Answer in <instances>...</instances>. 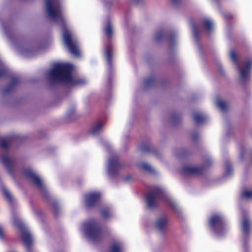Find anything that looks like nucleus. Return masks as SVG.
<instances>
[{
    "instance_id": "obj_27",
    "label": "nucleus",
    "mask_w": 252,
    "mask_h": 252,
    "mask_svg": "<svg viewBox=\"0 0 252 252\" xmlns=\"http://www.w3.org/2000/svg\"><path fill=\"white\" fill-rule=\"evenodd\" d=\"M7 70L5 65L0 59V77L3 76Z\"/></svg>"
},
{
    "instance_id": "obj_22",
    "label": "nucleus",
    "mask_w": 252,
    "mask_h": 252,
    "mask_svg": "<svg viewBox=\"0 0 252 252\" xmlns=\"http://www.w3.org/2000/svg\"><path fill=\"white\" fill-rule=\"evenodd\" d=\"M110 252H123V249L119 244L114 243L111 246Z\"/></svg>"
},
{
    "instance_id": "obj_9",
    "label": "nucleus",
    "mask_w": 252,
    "mask_h": 252,
    "mask_svg": "<svg viewBox=\"0 0 252 252\" xmlns=\"http://www.w3.org/2000/svg\"><path fill=\"white\" fill-rule=\"evenodd\" d=\"M123 166L117 157H110L107 161L106 168L108 175L113 177L117 174L119 169Z\"/></svg>"
},
{
    "instance_id": "obj_24",
    "label": "nucleus",
    "mask_w": 252,
    "mask_h": 252,
    "mask_svg": "<svg viewBox=\"0 0 252 252\" xmlns=\"http://www.w3.org/2000/svg\"><path fill=\"white\" fill-rule=\"evenodd\" d=\"M106 34L109 37H111L113 34V29L111 25L108 23L104 28Z\"/></svg>"
},
{
    "instance_id": "obj_17",
    "label": "nucleus",
    "mask_w": 252,
    "mask_h": 252,
    "mask_svg": "<svg viewBox=\"0 0 252 252\" xmlns=\"http://www.w3.org/2000/svg\"><path fill=\"white\" fill-rule=\"evenodd\" d=\"M203 25L208 32H210L214 27V22L209 18H205L203 20Z\"/></svg>"
},
{
    "instance_id": "obj_5",
    "label": "nucleus",
    "mask_w": 252,
    "mask_h": 252,
    "mask_svg": "<svg viewBox=\"0 0 252 252\" xmlns=\"http://www.w3.org/2000/svg\"><path fill=\"white\" fill-rule=\"evenodd\" d=\"M13 226L18 228L21 233V238L28 252H31V247L33 244L32 235L24 222L18 217H14L13 220Z\"/></svg>"
},
{
    "instance_id": "obj_32",
    "label": "nucleus",
    "mask_w": 252,
    "mask_h": 252,
    "mask_svg": "<svg viewBox=\"0 0 252 252\" xmlns=\"http://www.w3.org/2000/svg\"><path fill=\"white\" fill-rule=\"evenodd\" d=\"M0 239H4V235L3 232V230L2 227L0 226Z\"/></svg>"
},
{
    "instance_id": "obj_38",
    "label": "nucleus",
    "mask_w": 252,
    "mask_h": 252,
    "mask_svg": "<svg viewBox=\"0 0 252 252\" xmlns=\"http://www.w3.org/2000/svg\"><path fill=\"white\" fill-rule=\"evenodd\" d=\"M171 206L173 207V209H174V208L176 207V206H174V205H172Z\"/></svg>"
},
{
    "instance_id": "obj_23",
    "label": "nucleus",
    "mask_w": 252,
    "mask_h": 252,
    "mask_svg": "<svg viewBox=\"0 0 252 252\" xmlns=\"http://www.w3.org/2000/svg\"><path fill=\"white\" fill-rule=\"evenodd\" d=\"M216 103L217 106L222 110L224 111L227 108V104L225 102L218 98L216 100Z\"/></svg>"
},
{
    "instance_id": "obj_40",
    "label": "nucleus",
    "mask_w": 252,
    "mask_h": 252,
    "mask_svg": "<svg viewBox=\"0 0 252 252\" xmlns=\"http://www.w3.org/2000/svg\"><path fill=\"white\" fill-rule=\"evenodd\" d=\"M174 1H176V0H173Z\"/></svg>"
},
{
    "instance_id": "obj_28",
    "label": "nucleus",
    "mask_w": 252,
    "mask_h": 252,
    "mask_svg": "<svg viewBox=\"0 0 252 252\" xmlns=\"http://www.w3.org/2000/svg\"><path fill=\"white\" fill-rule=\"evenodd\" d=\"M245 155L249 157H250L251 158V161L252 162V153L250 154L249 152L244 150H242V151H241L240 157L241 159H243Z\"/></svg>"
},
{
    "instance_id": "obj_11",
    "label": "nucleus",
    "mask_w": 252,
    "mask_h": 252,
    "mask_svg": "<svg viewBox=\"0 0 252 252\" xmlns=\"http://www.w3.org/2000/svg\"><path fill=\"white\" fill-rule=\"evenodd\" d=\"M101 197L102 193L100 191L92 190L83 194V200L87 203H95L98 202Z\"/></svg>"
},
{
    "instance_id": "obj_13",
    "label": "nucleus",
    "mask_w": 252,
    "mask_h": 252,
    "mask_svg": "<svg viewBox=\"0 0 252 252\" xmlns=\"http://www.w3.org/2000/svg\"><path fill=\"white\" fill-rule=\"evenodd\" d=\"M250 230V224L248 216L246 212H244L242 221V231L244 237L247 238L248 236Z\"/></svg>"
},
{
    "instance_id": "obj_36",
    "label": "nucleus",
    "mask_w": 252,
    "mask_h": 252,
    "mask_svg": "<svg viewBox=\"0 0 252 252\" xmlns=\"http://www.w3.org/2000/svg\"><path fill=\"white\" fill-rule=\"evenodd\" d=\"M145 84H148L147 80H145Z\"/></svg>"
},
{
    "instance_id": "obj_16",
    "label": "nucleus",
    "mask_w": 252,
    "mask_h": 252,
    "mask_svg": "<svg viewBox=\"0 0 252 252\" xmlns=\"http://www.w3.org/2000/svg\"><path fill=\"white\" fill-rule=\"evenodd\" d=\"M113 49L110 45H106L104 47V54L109 63H110L112 58Z\"/></svg>"
},
{
    "instance_id": "obj_39",
    "label": "nucleus",
    "mask_w": 252,
    "mask_h": 252,
    "mask_svg": "<svg viewBox=\"0 0 252 252\" xmlns=\"http://www.w3.org/2000/svg\"><path fill=\"white\" fill-rule=\"evenodd\" d=\"M173 39L172 38H171V40L172 41Z\"/></svg>"
},
{
    "instance_id": "obj_20",
    "label": "nucleus",
    "mask_w": 252,
    "mask_h": 252,
    "mask_svg": "<svg viewBox=\"0 0 252 252\" xmlns=\"http://www.w3.org/2000/svg\"><path fill=\"white\" fill-rule=\"evenodd\" d=\"M241 196L248 199H252V189H246L241 193Z\"/></svg>"
},
{
    "instance_id": "obj_29",
    "label": "nucleus",
    "mask_w": 252,
    "mask_h": 252,
    "mask_svg": "<svg viewBox=\"0 0 252 252\" xmlns=\"http://www.w3.org/2000/svg\"><path fill=\"white\" fill-rule=\"evenodd\" d=\"M0 145L1 148L5 149L8 146V141L4 138H2L0 139Z\"/></svg>"
},
{
    "instance_id": "obj_35",
    "label": "nucleus",
    "mask_w": 252,
    "mask_h": 252,
    "mask_svg": "<svg viewBox=\"0 0 252 252\" xmlns=\"http://www.w3.org/2000/svg\"><path fill=\"white\" fill-rule=\"evenodd\" d=\"M89 208H91L92 207H94V206H92V205H90V206H87Z\"/></svg>"
},
{
    "instance_id": "obj_8",
    "label": "nucleus",
    "mask_w": 252,
    "mask_h": 252,
    "mask_svg": "<svg viewBox=\"0 0 252 252\" xmlns=\"http://www.w3.org/2000/svg\"><path fill=\"white\" fill-rule=\"evenodd\" d=\"M252 68V59L245 61L238 66L239 76L243 81H246L249 79Z\"/></svg>"
},
{
    "instance_id": "obj_37",
    "label": "nucleus",
    "mask_w": 252,
    "mask_h": 252,
    "mask_svg": "<svg viewBox=\"0 0 252 252\" xmlns=\"http://www.w3.org/2000/svg\"><path fill=\"white\" fill-rule=\"evenodd\" d=\"M130 178V176H129V177L128 176V177H127V179H127V180H129Z\"/></svg>"
},
{
    "instance_id": "obj_26",
    "label": "nucleus",
    "mask_w": 252,
    "mask_h": 252,
    "mask_svg": "<svg viewBox=\"0 0 252 252\" xmlns=\"http://www.w3.org/2000/svg\"><path fill=\"white\" fill-rule=\"evenodd\" d=\"M101 217L104 219H109L111 217V214L108 209H103L101 211Z\"/></svg>"
},
{
    "instance_id": "obj_14",
    "label": "nucleus",
    "mask_w": 252,
    "mask_h": 252,
    "mask_svg": "<svg viewBox=\"0 0 252 252\" xmlns=\"http://www.w3.org/2000/svg\"><path fill=\"white\" fill-rule=\"evenodd\" d=\"M201 171L199 167L188 165L183 167L182 172L187 175H195L200 174Z\"/></svg>"
},
{
    "instance_id": "obj_33",
    "label": "nucleus",
    "mask_w": 252,
    "mask_h": 252,
    "mask_svg": "<svg viewBox=\"0 0 252 252\" xmlns=\"http://www.w3.org/2000/svg\"><path fill=\"white\" fill-rule=\"evenodd\" d=\"M156 206H152V205H150V206H147V209L148 210L152 209H153L154 207H156Z\"/></svg>"
},
{
    "instance_id": "obj_19",
    "label": "nucleus",
    "mask_w": 252,
    "mask_h": 252,
    "mask_svg": "<svg viewBox=\"0 0 252 252\" xmlns=\"http://www.w3.org/2000/svg\"><path fill=\"white\" fill-rule=\"evenodd\" d=\"M138 167L141 170H144V171H147V172H148L150 173H153L154 172V169H153V168L150 164H149L148 163H146V162H142V163H140Z\"/></svg>"
},
{
    "instance_id": "obj_30",
    "label": "nucleus",
    "mask_w": 252,
    "mask_h": 252,
    "mask_svg": "<svg viewBox=\"0 0 252 252\" xmlns=\"http://www.w3.org/2000/svg\"><path fill=\"white\" fill-rule=\"evenodd\" d=\"M192 30L194 36L196 38L198 34L197 28L195 25H192Z\"/></svg>"
},
{
    "instance_id": "obj_15",
    "label": "nucleus",
    "mask_w": 252,
    "mask_h": 252,
    "mask_svg": "<svg viewBox=\"0 0 252 252\" xmlns=\"http://www.w3.org/2000/svg\"><path fill=\"white\" fill-rule=\"evenodd\" d=\"M104 123L99 121L94 124L90 129V132L93 135H96L100 133L104 129Z\"/></svg>"
},
{
    "instance_id": "obj_18",
    "label": "nucleus",
    "mask_w": 252,
    "mask_h": 252,
    "mask_svg": "<svg viewBox=\"0 0 252 252\" xmlns=\"http://www.w3.org/2000/svg\"><path fill=\"white\" fill-rule=\"evenodd\" d=\"M195 122L197 124L202 123L206 119V116L204 114L201 113H195L193 116Z\"/></svg>"
},
{
    "instance_id": "obj_2",
    "label": "nucleus",
    "mask_w": 252,
    "mask_h": 252,
    "mask_svg": "<svg viewBox=\"0 0 252 252\" xmlns=\"http://www.w3.org/2000/svg\"><path fill=\"white\" fill-rule=\"evenodd\" d=\"M73 69V66L71 63H57L54 64L53 68L48 71V74L52 80L68 85L85 84L87 81L84 79H76L73 77L72 74Z\"/></svg>"
},
{
    "instance_id": "obj_31",
    "label": "nucleus",
    "mask_w": 252,
    "mask_h": 252,
    "mask_svg": "<svg viewBox=\"0 0 252 252\" xmlns=\"http://www.w3.org/2000/svg\"><path fill=\"white\" fill-rule=\"evenodd\" d=\"M163 33L161 32H158L156 33L155 35V40H159L160 39H161V37H162Z\"/></svg>"
},
{
    "instance_id": "obj_6",
    "label": "nucleus",
    "mask_w": 252,
    "mask_h": 252,
    "mask_svg": "<svg viewBox=\"0 0 252 252\" xmlns=\"http://www.w3.org/2000/svg\"><path fill=\"white\" fill-rule=\"evenodd\" d=\"M23 174L30 181L32 182L34 186L37 188L41 192H44L46 191V188L41 179L38 175L31 168H27L24 172Z\"/></svg>"
},
{
    "instance_id": "obj_34",
    "label": "nucleus",
    "mask_w": 252,
    "mask_h": 252,
    "mask_svg": "<svg viewBox=\"0 0 252 252\" xmlns=\"http://www.w3.org/2000/svg\"><path fill=\"white\" fill-rule=\"evenodd\" d=\"M55 206L54 209H55V210H56V209H57V207H58V206L56 205V206Z\"/></svg>"
},
{
    "instance_id": "obj_1",
    "label": "nucleus",
    "mask_w": 252,
    "mask_h": 252,
    "mask_svg": "<svg viewBox=\"0 0 252 252\" xmlns=\"http://www.w3.org/2000/svg\"><path fill=\"white\" fill-rule=\"evenodd\" d=\"M45 7L50 20L62 27L63 41L70 53L75 57H79L80 53L78 43L73 32L66 26V18L57 0H45Z\"/></svg>"
},
{
    "instance_id": "obj_3",
    "label": "nucleus",
    "mask_w": 252,
    "mask_h": 252,
    "mask_svg": "<svg viewBox=\"0 0 252 252\" xmlns=\"http://www.w3.org/2000/svg\"><path fill=\"white\" fill-rule=\"evenodd\" d=\"M145 199L148 205H154L156 203H165L168 205H174L175 200L164 193L163 189L156 187L153 192L147 194Z\"/></svg>"
},
{
    "instance_id": "obj_7",
    "label": "nucleus",
    "mask_w": 252,
    "mask_h": 252,
    "mask_svg": "<svg viewBox=\"0 0 252 252\" xmlns=\"http://www.w3.org/2000/svg\"><path fill=\"white\" fill-rule=\"evenodd\" d=\"M209 224L211 229L217 234H220L224 231V220L220 214L213 215L209 219Z\"/></svg>"
},
{
    "instance_id": "obj_12",
    "label": "nucleus",
    "mask_w": 252,
    "mask_h": 252,
    "mask_svg": "<svg viewBox=\"0 0 252 252\" xmlns=\"http://www.w3.org/2000/svg\"><path fill=\"white\" fill-rule=\"evenodd\" d=\"M168 219L166 215H164L158 218L155 222V227L161 232H164L168 226Z\"/></svg>"
},
{
    "instance_id": "obj_21",
    "label": "nucleus",
    "mask_w": 252,
    "mask_h": 252,
    "mask_svg": "<svg viewBox=\"0 0 252 252\" xmlns=\"http://www.w3.org/2000/svg\"><path fill=\"white\" fill-rule=\"evenodd\" d=\"M0 190L3 194L8 199L11 200L12 199V195L8 190V189L3 185L0 187Z\"/></svg>"
},
{
    "instance_id": "obj_25",
    "label": "nucleus",
    "mask_w": 252,
    "mask_h": 252,
    "mask_svg": "<svg viewBox=\"0 0 252 252\" xmlns=\"http://www.w3.org/2000/svg\"><path fill=\"white\" fill-rule=\"evenodd\" d=\"M229 57L234 63L236 64L238 63V57L234 50H232L230 51Z\"/></svg>"
},
{
    "instance_id": "obj_4",
    "label": "nucleus",
    "mask_w": 252,
    "mask_h": 252,
    "mask_svg": "<svg viewBox=\"0 0 252 252\" xmlns=\"http://www.w3.org/2000/svg\"><path fill=\"white\" fill-rule=\"evenodd\" d=\"M87 236L94 242H99L103 238V229L94 219H91L85 223Z\"/></svg>"
},
{
    "instance_id": "obj_10",
    "label": "nucleus",
    "mask_w": 252,
    "mask_h": 252,
    "mask_svg": "<svg viewBox=\"0 0 252 252\" xmlns=\"http://www.w3.org/2000/svg\"><path fill=\"white\" fill-rule=\"evenodd\" d=\"M0 160L7 171L12 174L15 168L14 160L10 157L7 152H4L1 155Z\"/></svg>"
}]
</instances>
